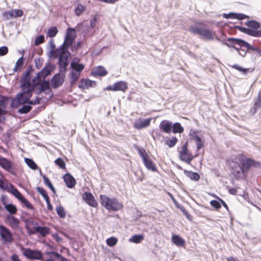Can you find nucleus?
Instances as JSON below:
<instances>
[{
  "label": "nucleus",
  "instance_id": "39448f33",
  "mask_svg": "<svg viewBox=\"0 0 261 261\" xmlns=\"http://www.w3.org/2000/svg\"><path fill=\"white\" fill-rule=\"evenodd\" d=\"M100 202L101 205L109 211L117 212L121 210L123 205L115 198H110L105 195L99 196Z\"/></svg>",
  "mask_w": 261,
  "mask_h": 261
},
{
  "label": "nucleus",
  "instance_id": "a211bd4d",
  "mask_svg": "<svg viewBox=\"0 0 261 261\" xmlns=\"http://www.w3.org/2000/svg\"><path fill=\"white\" fill-rule=\"evenodd\" d=\"M172 127V122L166 120L162 121L159 125L160 131L166 134H170L171 132Z\"/></svg>",
  "mask_w": 261,
  "mask_h": 261
},
{
  "label": "nucleus",
  "instance_id": "ddd939ff",
  "mask_svg": "<svg viewBox=\"0 0 261 261\" xmlns=\"http://www.w3.org/2000/svg\"><path fill=\"white\" fill-rule=\"evenodd\" d=\"M51 72L50 69L48 67H44L40 72H38L36 76L32 81L33 83L36 87L40 83L42 80H44L46 76L50 74Z\"/></svg>",
  "mask_w": 261,
  "mask_h": 261
},
{
  "label": "nucleus",
  "instance_id": "e433bc0d",
  "mask_svg": "<svg viewBox=\"0 0 261 261\" xmlns=\"http://www.w3.org/2000/svg\"><path fill=\"white\" fill-rule=\"evenodd\" d=\"M246 25H247L249 28L253 29L254 30H257L260 28L259 23L254 20H250L246 22Z\"/></svg>",
  "mask_w": 261,
  "mask_h": 261
},
{
  "label": "nucleus",
  "instance_id": "f03ea898",
  "mask_svg": "<svg viewBox=\"0 0 261 261\" xmlns=\"http://www.w3.org/2000/svg\"><path fill=\"white\" fill-rule=\"evenodd\" d=\"M21 87L22 92L16 95V99L18 103L16 107L19 105L24 104L27 102L31 105H36L40 103V98L37 97L34 100H30L32 96V92L37 87L30 82V72L27 71L24 76L21 80Z\"/></svg>",
  "mask_w": 261,
  "mask_h": 261
},
{
  "label": "nucleus",
  "instance_id": "ea45409f",
  "mask_svg": "<svg viewBox=\"0 0 261 261\" xmlns=\"http://www.w3.org/2000/svg\"><path fill=\"white\" fill-rule=\"evenodd\" d=\"M57 213L61 218H64L66 217V212L63 206H58L56 207Z\"/></svg>",
  "mask_w": 261,
  "mask_h": 261
},
{
  "label": "nucleus",
  "instance_id": "20e7f679",
  "mask_svg": "<svg viewBox=\"0 0 261 261\" xmlns=\"http://www.w3.org/2000/svg\"><path fill=\"white\" fill-rule=\"evenodd\" d=\"M205 24L202 22L197 21L189 28V31L192 34L198 35L201 38L212 40L216 37L214 31L206 29Z\"/></svg>",
  "mask_w": 261,
  "mask_h": 261
},
{
  "label": "nucleus",
  "instance_id": "c756f323",
  "mask_svg": "<svg viewBox=\"0 0 261 261\" xmlns=\"http://www.w3.org/2000/svg\"><path fill=\"white\" fill-rule=\"evenodd\" d=\"M39 225L37 221L34 220H31L28 221L27 224V228L29 231L30 234H32V232H34L35 228L38 227Z\"/></svg>",
  "mask_w": 261,
  "mask_h": 261
},
{
  "label": "nucleus",
  "instance_id": "680f3d73",
  "mask_svg": "<svg viewBox=\"0 0 261 261\" xmlns=\"http://www.w3.org/2000/svg\"><path fill=\"white\" fill-rule=\"evenodd\" d=\"M233 67L234 68H235L236 69H237V70H239L240 71L242 72L244 74H246L247 73L248 70V69L243 68H242V67H241L237 65H234L233 66Z\"/></svg>",
  "mask_w": 261,
  "mask_h": 261
},
{
  "label": "nucleus",
  "instance_id": "423d86ee",
  "mask_svg": "<svg viewBox=\"0 0 261 261\" xmlns=\"http://www.w3.org/2000/svg\"><path fill=\"white\" fill-rule=\"evenodd\" d=\"M237 159L241 164V167L243 170V174L247 172L251 167H258L261 165L259 162L248 158L243 154L237 155Z\"/></svg>",
  "mask_w": 261,
  "mask_h": 261
},
{
  "label": "nucleus",
  "instance_id": "6e6552de",
  "mask_svg": "<svg viewBox=\"0 0 261 261\" xmlns=\"http://www.w3.org/2000/svg\"><path fill=\"white\" fill-rule=\"evenodd\" d=\"M138 152L140 156L141 157L143 163L146 168L152 171L155 172L157 171V168L155 164L152 161L150 160L148 154L147 153L146 150L143 148H138Z\"/></svg>",
  "mask_w": 261,
  "mask_h": 261
},
{
  "label": "nucleus",
  "instance_id": "393cba45",
  "mask_svg": "<svg viewBox=\"0 0 261 261\" xmlns=\"http://www.w3.org/2000/svg\"><path fill=\"white\" fill-rule=\"evenodd\" d=\"M224 17L226 18H235L239 20H242L245 18H249V16L244 14L236 13H230L228 14H224Z\"/></svg>",
  "mask_w": 261,
  "mask_h": 261
},
{
  "label": "nucleus",
  "instance_id": "8fccbe9b",
  "mask_svg": "<svg viewBox=\"0 0 261 261\" xmlns=\"http://www.w3.org/2000/svg\"><path fill=\"white\" fill-rule=\"evenodd\" d=\"M32 110V107L30 105H24L18 110V112L20 114H26Z\"/></svg>",
  "mask_w": 261,
  "mask_h": 261
},
{
  "label": "nucleus",
  "instance_id": "7ed1b4c3",
  "mask_svg": "<svg viewBox=\"0 0 261 261\" xmlns=\"http://www.w3.org/2000/svg\"><path fill=\"white\" fill-rule=\"evenodd\" d=\"M225 45L237 50L240 55L244 56L248 50L256 51V48L245 41L239 38H228Z\"/></svg>",
  "mask_w": 261,
  "mask_h": 261
},
{
  "label": "nucleus",
  "instance_id": "412c9836",
  "mask_svg": "<svg viewBox=\"0 0 261 261\" xmlns=\"http://www.w3.org/2000/svg\"><path fill=\"white\" fill-rule=\"evenodd\" d=\"M64 82V79L61 75L58 73L55 74L51 81V85L53 88H56L62 85Z\"/></svg>",
  "mask_w": 261,
  "mask_h": 261
},
{
  "label": "nucleus",
  "instance_id": "a19ab883",
  "mask_svg": "<svg viewBox=\"0 0 261 261\" xmlns=\"http://www.w3.org/2000/svg\"><path fill=\"white\" fill-rule=\"evenodd\" d=\"M55 163L56 165H57L58 166H59L61 169L63 170H66V164L64 160L61 158H58L55 161Z\"/></svg>",
  "mask_w": 261,
  "mask_h": 261
},
{
  "label": "nucleus",
  "instance_id": "f704fd0d",
  "mask_svg": "<svg viewBox=\"0 0 261 261\" xmlns=\"http://www.w3.org/2000/svg\"><path fill=\"white\" fill-rule=\"evenodd\" d=\"M81 75V73L72 71L70 74L71 84H74L79 80Z\"/></svg>",
  "mask_w": 261,
  "mask_h": 261
},
{
  "label": "nucleus",
  "instance_id": "6e6d98bb",
  "mask_svg": "<svg viewBox=\"0 0 261 261\" xmlns=\"http://www.w3.org/2000/svg\"><path fill=\"white\" fill-rule=\"evenodd\" d=\"M44 41V37L43 35H40L36 38L35 40V44L36 45L42 43Z\"/></svg>",
  "mask_w": 261,
  "mask_h": 261
},
{
  "label": "nucleus",
  "instance_id": "4be33fe9",
  "mask_svg": "<svg viewBox=\"0 0 261 261\" xmlns=\"http://www.w3.org/2000/svg\"><path fill=\"white\" fill-rule=\"evenodd\" d=\"M63 179L68 188H72L74 187L76 181L75 179L71 174L69 173L65 174L63 176Z\"/></svg>",
  "mask_w": 261,
  "mask_h": 261
},
{
  "label": "nucleus",
  "instance_id": "2f4dec72",
  "mask_svg": "<svg viewBox=\"0 0 261 261\" xmlns=\"http://www.w3.org/2000/svg\"><path fill=\"white\" fill-rule=\"evenodd\" d=\"M38 86H39V93H41L49 89V82L44 81V80H43V81H41Z\"/></svg>",
  "mask_w": 261,
  "mask_h": 261
},
{
  "label": "nucleus",
  "instance_id": "864d4df0",
  "mask_svg": "<svg viewBox=\"0 0 261 261\" xmlns=\"http://www.w3.org/2000/svg\"><path fill=\"white\" fill-rule=\"evenodd\" d=\"M198 131L195 130L194 129H191L189 133V135L192 138L193 140L196 141L197 140L196 138L199 139L200 137L198 135Z\"/></svg>",
  "mask_w": 261,
  "mask_h": 261
},
{
  "label": "nucleus",
  "instance_id": "9b49d317",
  "mask_svg": "<svg viewBox=\"0 0 261 261\" xmlns=\"http://www.w3.org/2000/svg\"><path fill=\"white\" fill-rule=\"evenodd\" d=\"M128 89V84L126 82L120 81L115 83L112 85H109L107 87L105 90L118 91H120L125 92Z\"/></svg>",
  "mask_w": 261,
  "mask_h": 261
},
{
  "label": "nucleus",
  "instance_id": "a18cd8bd",
  "mask_svg": "<svg viewBox=\"0 0 261 261\" xmlns=\"http://www.w3.org/2000/svg\"><path fill=\"white\" fill-rule=\"evenodd\" d=\"M239 30H240L241 32L246 33L249 35H251V36H256V34H257V33L255 31L252 30L250 29H247L245 28H243V27H240L239 28Z\"/></svg>",
  "mask_w": 261,
  "mask_h": 261
},
{
  "label": "nucleus",
  "instance_id": "0eeeda50",
  "mask_svg": "<svg viewBox=\"0 0 261 261\" xmlns=\"http://www.w3.org/2000/svg\"><path fill=\"white\" fill-rule=\"evenodd\" d=\"M188 143L186 142L181 147L180 149L178 151V156L179 159L186 163L188 164H190L191 161L199 155L198 153L194 154L192 151L188 148Z\"/></svg>",
  "mask_w": 261,
  "mask_h": 261
},
{
  "label": "nucleus",
  "instance_id": "bf43d9fd",
  "mask_svg": "<svg viewBox=\"0 0 261 261\" xmlns=\"http://www.w3.org/2000/svg\"><path fill=\"white\" fill-rule=\"evenodd\" d=\"M6 98L4 96L0 95V107L3 108V109L6 108V103H5Z\"/></svg>",
  "mask_w": 261,
  "mask_h": 261
},
{
  "label": "nucleus",
  "instance_id": "0e129e2a",
  "mask_svg": "<svg viewBox=\"0 0 261 261\" xmlns=\"http://www.w3.org/2000/svg\"><path fill=\"white\" fill-rule=\"evenodd\" d=\"M81 46V42H78L76 44L71 45L70 47H71V50L72 51H74L78 49Z\"/></svg>",
  "mask_w": 261,
  "mask_h": 261
},
{
  "label": "nucleus",
  "instance_id": "13d9d810",
  "mask_svg": "<svg viewBox=\"0 0 261 261\" xmlns=\"http://www.w3.org/2000/svg\"><path fill=\"white\" fill-rule=\"evenodd\" d=\"M8 52V48L7 46H2L0 47V56H5Z\"/></svg>",
  "mask_w": 261,
  "mask_h": 261
},
{
  "label": "nucleus",
  "instance_id": "cd10ccee",
  "mask_svg": "<svg viewBox=\"0 0 261 261\" xmlns=\"http://www.w3.org/2000/svg\"><path fill=\"white\" fill-rule=\"evenodd\" d=\"M71 68L75 72L81 73L85 68V66L83 64H79L74 61L71 63Z\"/></svg>",
  "mask_w": 261,
  "mask_h": 261
},
{
  "label": "nucleus",
  "instance_id": "6ab92c4d",
  "mask_svg": "<svg viewBox=\"0 0 261 261\" xmlns=\"http://www.w3.org/2000/svg\"><path fill=\"white\" fill-rule=\"evenodd\" d=\"M108 74L107 70L101 66H97L92 68L91 74L94 76H104Z\"/></svg>",
  "mask_w": 261,
  "mask_h": 261
},
{
  "label": "nucleus",
  "instance_id": "f8f14e48",
  "mask_svg": "<svg viewBox=\"0 0 261 261\" xmlns=\"http://www.w3.org/2000/svg\"><path fill=\"white\" fill-rule=\"evenodd\" d=\"M42 261H68V259L59 253L55 251H46L44 252Z\"/></svg>",
  "mask_w": 261,
  "mask_h": 261
},
{
  "label": "nucleus",
  "instance_id": "c03bdc74",
  "mask_svg": "<svg viewBox=\"0 0 261 261\" xmlns=\"http://www.w3.org/2000/svg\"><path fill=\"white\" fill-rule=\"evenodd\" d=\"M178 207L180 209V210L182 212L183 214L189 221H192L193 217L190 214L188 211L186 210V208L183 205H180Z\"/></svg>",
  "mask_w": 261,
  "mask_h": 261
},
{
  "label": "nucleus",
  "instance_id": "72a5a7b5",
  "mask_svg": "<svg viewBox=\"0 0 261 261\" xmlns=\"http://www.w3.org/2000/svg\"><path fill=\"white\" fill-rule=\"evenodd\" d=\"M23 65V57H20L16 62L15 66L13 69L14 71L17 72L20 71L22 68Z\"/></svg>",
  "mask_w": 261,
  "mask_h": 261
},
{
  "label": "nucleus",
  "instance_id": "2eb2a0df",
  "mask_svg": "<svg viewBox=\"0 0 261 261\" xmlns=\"http://www.w3.org/2000/svg\"><path fill=\"white\" fill-rule=\"evenodd\" d=\"M84 200L90 206L96 207L97 205V202L95 200L93 195L90 192H85L82 196Z\"/></svg>",
  "mask_w": 261,
  "mask_h": 261
},
{
  "label": "nucleus",
  "instance_id": "4c0bfd02",
  "mask_svg": "<svg viewBox=\"0 0 261 261\" xmlns=\"http://www.w3.org/2000/svg\"><path fill=\"white\" fill-rule=\"evenodd\" d=\"M24 161L27 165L32 169L36 170L37 169L38 166L33 160L29 158H25Z\"/></svg>",
  "mask_w": 261,
  "mask_h": 261
},
{
  "label": "nucleus",
  "instance_id": "bb28decb",
  "mask_svg": "<svg viewBox=\"0 0 261 261\" xmlns=\"http://www.w3.org/2000/svg\"><path fill=\"white\" fill-rule=\"evenodd\" d=\"M184 173L188 177H189L192 180L198 181L200 179V175L197 172L185 170L184 171Z\"/></svg>",
  "mask_w": 261,
  "mask_h": 261
},
{
  "label": "nucleus",
  "instance_id": "a878e982",
  "mask_svg": "<svg viewBox=\"0 0 261 261\" xmlns=\"http://www.w3.org/2000/svg\"><path fill=\"white\" fill-rule=\"evenodd\" d=\"M172 242L177 247H185V241L182 238L178 235H173L172 237Z\"/></svg>",
  "mask_w": 261,
  "mask_h": 261
},
{
  "label": "nucleus",
  "instance_id": "e2e57ef3",
  "mask_svg": "<svg viewBox=\"0 0 261 261\" xmlns=\"http://www.w3.org/2000/svg\"><path fill=\"white\" fill-rule=\"evenodd\" d=\"M10 187L11 192L12 193L13 195L15 196L18 193V192H19V191L16 188H15L13 185L11 184H10Z\"/></svg>",
  "mask_w": 261,
  "mask_h": 261
},
{
  "label": "nucleus",
  "instance_id": "338daca9",
  "mask_svg": "<svg viewBox=\"0 0 261 261\" xmlns=\"http://www.w3.org/2000/svg\"><path fill=\"white\" fill-rule=\"evenodd\" d=\"M11 261H21L18 255L16 254H14L11 256Z\"/></svg>",
  "mask_w": 261,
  "mask_h": 261
},
{
  "label": "nucleus",
  "instance_id": "473e14b6",
  "mask_svg": "<svg viewBox=\"0 0 261 261\" xmlns=\"http://www.w3.org/2000/svg\"><path fill=\"white\" fill-rule=\"evenodd\" d=\"M178 140L176 137H172L170 138H168L165 141V144L167 145L169 147L172 148L174 147L177 143Z\"/></svg>",
  "mask_w": 261,
  "mask_h": 261
},
{
  "label": "nucleus",
  "instance_id": "5701e85b",
  "mask_svg": "<svg viewBox=\"0 0 261 261\" xmlns=\"http://www.w3.org/2000/svg\"><path fill=\"white\" fill-rule=\"evenodd\" d=\"M7 220L9 223V226L13 229H17L19 227V220L12 215L7 216Z\"/></svg>",
  "mask_w": 261,
  "mask_h": 261
},
{
  "label": "nucleus",
  "instance_id": "774afa93",
  "mask_svg": "<svg viewBox=\"0 0 261 261\" xmlns=\"http://www.w3.org/2000/svg\"><path fill=\"white\" fill-rule=\"evenodd\" d=\"M219 200V201L220 202V203L222 204V205L226 209V210H228V205H227V204L224 202V201H223L222 199H221V198H220L219 197H218V196L216 197Z\"/></svg>",
  "mask_w": 261,
  "mask_h": 261
},
{
  "label": "nucleus",
  "instance_id": "7c9ffc66",
  "mask_svg": "<svg viewBox=\"0 0 261 261\" xmlns=\"http://www.w3.org/2000/svg\"><path fill=\"white\" fill-rule=\"evenodd\" d=\"M172 132L174 134H176V133L181 134V133H183L184 131V127L181 126L180 123H179V122L174 123L173 124H172Z\"/></svg>",
  "mask_w": 261,
  "mask_h": 261
},
{
  "label": "nucleus",
  "instance_id": "c9c22d12",
  "mask_svg": "<svg viewBox=\"0 0 261 261\" xmlns=\"http://www.w3.org/2000/svg\"><path fill=\"white\" fill-rule=\"evenodd\" d=\"M86 6L82 5V4H78L75 8L74 12L76 16H80L83 12L86 11Z\"/></svg>",
  "mask_w": 261,
  "mask_h": 261
},
{
  "label": "nucleus",
  "instance_id": "603ef678",
  "mask_svg": "<svg viewBox=\"0 0 261 261\" xmlns=\"http://www.w3.org/2000/svg\"><path fill=\"white\" fill-rule=\"evenodd\" d=\"M197 140L195 141L196 144L197 151H198L202 147L204 146V141H203L200 137L199 139L196 138Z\"/></svg>",
  "mask_w": 261,
  "mask_h": 261
},
{
  "label": "nucleus",
  "instance_id": "b1692460",
  "mask_svg": "<svg viewBox=\"0 0 261 261\" xmlns=\"http://www.w3.org/2000/svg\"><path fill=\"white\" fill-rule=\"evenodd\" d=\"M0 166L6 171H9L12 168V164L7 159L0 157Z\"/></svg>",
  "mask_w": 261,
  "mask_h": 261
},
{
  "label": "nucleus",
  "instance_id": "09e8293b",
  "mask_svg": "<svg viewBox=\"0 0 261 261\" xmlns=\"http://www.w3.org/2000/svg\"><path fill=\"white\" fill-rule=\"evenodd\" d=\"M3 16L5 20H9L14 17V14L12 10L5 11L3 14Z\"/></svg>",
  "mask_w": 261,
  "mask_h": 261
},
{
  "label": "nucleus",
  "instance_id": "49530a36",
  "mask_svg": "<svg viewBox=\"0 0 261 261\" xmlns=\"http://www.w3.org/2000/svg\"><path fill=\"white\" fill-rule=\"evenodd\" d=\"M118 239L114 237H110L107 239L106 243L107 245L110 247H113L117 244Z\"/></svg>",
  "mask_w": 261,
  "mask_h": 261
},
{
  "label": "nucleus",
  "instance_id": "de8ad7c7",
  "mask_svg": "<svg viewBox=\"0 0 261 261\" xmlns=\"http://www.w3.org/2000/svg\"><path fill=\"white\" fill-rule=\"evenodd\" d=\"M37 192L42 195L45 200H47L49 199L46 191L42 187L37 188Z\"/></svg>",
  "mask_w": 261,
  "mask_h": 261
},
{
  "label": "nucleus",
  "instance_id": "5fc2aeb1",
  "mask_svg": "<svg viewBox=\"0 0 261 261\" xmlns=\"http://www.w3.org/2000/svg\"><path fill=\"white\" fill-rule=\"evenodd\" d=\"M212 206L215 207L217 210H219L221 207V203L219 201L213 200L210 202Z\"/></svg>",
  "mask_w": 261,
  "mask_h": 261
},
{
  "label": "nucleus",
  "instance_id": "69168bd1",
  "mask_svg": "<svg viewBox=\"0 0 261 261\" xmlns=\"http://www.w3.org/2000/svg\"><path fill=\"white\" fill-rule=\"evenodd\" d=\"M42 177L44 182V184L48 187L52 185L50 180L45 175H42Z\"/></svg>",
  "mask_w": 261,
  "mask_h": 261
},
{
  "label": "nucleus",
  "instance_id": "79ce46f5",
  "mask_svg": "<svg viewBox=\"0 0 261 261\" xmlns=\"http://www.w3.org/2000/svg\"><path fill=\"white\" fill-rule=\"evenodd\" d=\"M5 207L6 210L12 215L15 214L17 212L16 207L12 204H7Z\"/></svg>",
  "mask_w": 261,
  "mask_h": 261
},
{
  "label": "nucleus",
  "instance_id": "4468645a",
  "mask_svg": "<svg viewBox=\"0 0 261 261\" xmlns=\"http://www.w3.org/2000/svg\"><path fill=\"white\" fill-rule=\"evenodd\" d=\"M0 236L6 242L11 243L13 241V236L10 230L3 225H0Z\"/></svg>",
  "mask_w": 261,
  "mask_h": 261
},
{
  "label": "nucleus",
  "instance_id": "052dcab7",
  "mask_svg": "<svg viewBox=\"0 0 261 261\" xmlns=\"http://www.w3.org/2000/svg\"><path fill=\"white\" fill-rule=\"evenodd\" d=\"M97 20L96 16L93 17L92 19L90 20V27L91 29H94L95 27Z\"/></svg>",
  "mask_w": 261,
  "mask_h": 261
},
{
  "label": "nucleus",
  "instance_id": "3c124183",
  "mask_svg": "<svg viewBox=\"0 0 261 261\" xmlns=\"http://www.w3.org/2000/svg\"><path fill=\"white\" fill-rule=\"evenodd\" d=\"M20 201L28 209L33 210L34 206L28 201L24 197L20 200Z\"/></svg>",
  "mask_w": 261,
  "mask_h": 261
},
{
  "label": "nucleus",
  "instance_id": "58836bf2",
  "mask_svg": "<svg viewBox=\"0 0 261 261\" xmlns=\"http://www.w3.org/2000/svg\"><path fill=\"white\" fill-rule=\"evenodd\" d=\"M144 239V236L142 234H137L133 236L129 241L135 243H140Z\"/></svg>",
  "mask_w": 261,
  "mask_h": 261
},
{
  "label": "nucleus",
  "instance_id": "4d7b16f0",
  "mask_svg": "<svg viewBox=\"0 0 261 261\" xmlns=\"http://www.w3.org/2000/svg\"><path fill=\"white\" fill-rule=\"evenodd\" d=\"M14 14V17H19L23 15V12L20 9L12 10Z\"/></svg>",
  "mask_w": 261,
  "mask_h": 261
},
{
  "label": "nucleus",
  "instance_id": "9d476101",
  "mask_svg": "<svg viewBox=\"0 0 261 261\" xmlns=\"http://www.w3.org/2000/svg\"><path fill=\"white\" fill-rule=\"evenodd\" d=\"M23 254L29 259L43 260V255L42 252L38 250L26 248L24 249Z\"/></svg>",
  "mask_w": 261,
  "mask_h": 261
},
{
  "label": "nucleus",
  "instance_id": "1a4fd4ad",
  "mask_svg": "<svg viewBox=\"0 0 261 261\" xmlns=\"http://www.w3.org/2000/svg\"><path fill=\"white\" fill-rule=\"evenodd\" d=\"M237 155L232 156L226 160L227 165L232 170V173L237 177H240L241 174L243 173V170L241 165L238 162Z\"/></svg>",
  "mask_w": 261,
  "mask_h": 261
},
{
  "label": "nucleus",
  "instance_id": "aec40b11",
  "mask_svg": "<svg viewBox=\"0 0 261 261\" xmlns=\"http://www.w3.org/2000/svg\"><path fill=\"white\" fill-rule=\"evenodd\" d=\"M96 86V82L89 79H83L81 80L79 87L82 89H89Z\"/></svg>",
  "mask_w": 261,
  "mask_h": 261
},
{
  "label": "nucleus",
  "instance_id": "dca6fc26",
  "mask_svg": "<svg viewBox=\"0 0 261 261\" xmlns=\"http://www.w3.org/2000/svg\"><path fill=\"white\" fill-rule=\"evenodd\" d=\"M151 120V118L146 119L139 118L135 122L134 127L137 129L146 128L150 125Z\"/></svg>",
  "mask_w": 261,
  "mask_h": 261
},
{
  "label": "nucleus",
  "instance_id": "c85d7f7f",
  "mask_svg": "<svg viewBox=\"0 0 261 261\" xmlns=\"http://www.w3.org/2000/svg\"><path fill=\"white\" fill-rule=\"evenodd\" d=\"M261 108V91H260L257 96L256 99L253 107V114H255L257 109Z\"/></svg>",
  "mask_w": 261,
  "mask_h": 261
},
{
  "label": "nucleus",
  "instance_id": "f257e3e1",
  "mask_svg": "<svg viewBox=\"0 0 261 261\" xmlns=\"http://www.w3.org/2000/svg\"><path fill=\"white\" fill-rule=\"evenodd\" d=\"M75 37V30L68 28L63 44L53 52V57L59 58V65L64 70L66 69L68 65V58L71 55L68 48L73 44Z\"/></svg>",
  "mask_w": 261,
  "mask_h": 261
},
{
  "label": "nucleus",
  "instance_id": "37998d69",
  "mask_svg": "<svg viewBox=\"0 0 261 261\" xmlns=\"http://www.w3.org/2000/svg\"><path fill=\"white\" fill-rule=\"evenodd\" d=\"M58 32V30L56 27H53L49 28L47 31V36L50 38L56 36Z\"/></svg>",
  "mask_w": 261,
  "mask_h": 261
},
{
  "label": "nucleus",
  "instance_id": "f3484780",
  "mask_svg": "<svg viewBox=\"0 0 261 261\" xmlns=\"http://www.w3.org/2000/svg\"><path fill=\"white\" fill-rule=\"evenodd\" d=\"M50 233V229L47 226H39L35 228L32 234H37L41 237L44 238Z\"/></svg>",
  "mask_w": 261,
  "mask_h": 261
}]
</instances>
